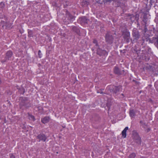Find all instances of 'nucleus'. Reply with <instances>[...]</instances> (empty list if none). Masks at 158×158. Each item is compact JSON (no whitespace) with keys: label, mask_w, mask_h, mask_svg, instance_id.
<instances>
[{"label":"nucleus","mask_w":158,"mask_h":158,"mask_svg":"<svg viewBox=\"0 0 158 158\" xmlns=\"http://www.w3.org/2000/svg\"><path fill=\"white\" fill-rule=\"evenodd\" d=\"M141 126L144 128H145L147 126L144 123L142 124V125H141Z\"/></svg>","instance_id":"b1692460"},{"label":"nucleus","mask_w":158,"mask_h":158,"mask_svg":"<svg viewBox=\"0 0 158 158\" xmlns=\"http://www.w3.org/2000/svg\"><path fill=\"white\" fill-rule=\"evenodd\" d=\"M134 139L135 142L138 144H141V138L138 134H136L134 136Z\"/></svg>","instance_id":"423d86ee"},{"label":"nucleus","mask_w":158,"mask_h":158,"mask_svg":"<svg viewBox=\"0 0 158 158\" xmlns=\"http://www.w3.org/2000/svg\"><path fill=\"white\" fill-rule=\"evenodd\" d=\"M104 90L103 89H99L97 91V93H100L101 94H104V93H103V92L102 91V90Z\"/></svg>","instance_id":"412c9836"},{"label":"nucleus","mask_w":158,"mask_h":158,"mask_svg":"<svg viewBox=\"0 0 158 158\" xmlns=\"http://www.w3.org/2000/svg\"><path fill=\"white\" fill-rule=\"evenodd\" d=\"M155 44L156 47L158 48V38L156 39V42L155 43Z\"/></svg>","instance_id":"5701e85b"},{"label":"nucleus","mask_w":158,"mask_h":158,"mask_svg":"<svg viewBox=\"0 0 158 158\" xmlns=\"http://www.w3.org/2000/svg\"><path fill=\"white\" fill-rule=\"evenodd\" d=\"M27 101L26 100H22L21 102H20V108H22V107L23 106L24 107L26 106V103H27Z\"/></svg>","instance_id":"9d476101"},{"label":"nucleus","mask_w":158,"mask_h":158,"mask_svg":"<svg viewBox=\"0 0 158 158\" xmlns=\"http://www.w3.org/2000/svg\"><path fill=\"white\" fill-rule=\"evenodd\" d=\"M12 25L11 23H6L5 25V26L6 27V29H8L10 28Z\"/></svg>","instance_id":"a211bd4d"},{"label":"nucleus","mask_w":158,"mask_h":158,"mask_svg":"<svg viewBox=\"0 0 158 158\" xmlns=\"http://www.w3.org/2000/svg\"><path fill=\"white\" fill-rule=\"evenodd\" d=\"M28 118L29 120H31L34 121L35 120L34 117L33 115L29 113L28 114Z\"/></svg>","instance_id":"f3484780"},{"label":"nucleus","mask_w":158,"mask_h":158,"mask_svg":"<svg viewBox=\"0 0 158 158\" xmlns=\"http://www.w3.org/2000/svg\"><path fill=\"white\" fill-rule=\"evenodd\" d=\"M122 88L121 86H118L115 87V89L114 90V92L116 94L118 92H119L120 91L122 90Z\"/></svg>","instance_id":"f8f14e48"},{"label":"nucleus","mask_w":158,"mask_h":158,"mask_svg":"<svg viewBox=\"0 0 158 158\" xmlns=\"http://www.w3.org/2000/svg\"><path fill=\"white\" fill-rule=\"evenodd\" d=\"M150 130V129H148V131H149Z\"/></svg>","instance_id":"c85d7f7f"},{"label":"nucleus","mask_w":158,"mask_h":158,"mask_svg":"<svg viewBox=\"0 0 158 158\" xmlns=\"http://www.w3.org/2000/svg\"><path fill=\"white\" fill-rule=\"evenodd\" d=\"M136 155V154L135 153H132L129 156V158H135Z\"/></svg>","instance_id":"6ab92c4d"},{"label":"nucleus","mask_w":158,"mask_h":158,"mask_svg":"<svg viewBox=\"0 0 158 158\" xmlns=\"http://www.w3.org/2000/svg\"><path fill=\"white\" fill-rule=\"evenodd\" d=\"M66 18H67V19L68 20V22L69 23H71L75 19L74 17L71 15L69 12H66Z\"/></svg>","instance_id":"39448f33"},{"label":"nucleus","mask_w":158,"mask_h":158,"mask_svg":"<svg viewBox=\"0 0 158 158\" xmlns=\"http://www.w3.org/2000/svg\"><path fill=\"white\" fill-rule=\"evenodd\" d=\"M132 35L134 38V40L137 41L139 38L140 35L138 30L136 29H134L133 31Z\"/></svg>","instance_id":"f03ea898"},{"label":"nucleus","mask_w":158,"mask_h":158,"mask_svg":"<svg viewBox=\"0 0 158 158\" xmlns=\"http://www.w3.org/2000/svg\"><path fill=\"white\" fill-rule=\"evenodd\" d=\"M144 123L142 121H140V123L141 124V125H142V124L143 123Z\"/></svg>","instance_id":"a878e982"},{"label":"nucleus","mask_w":158,"mask_h":158,"mask_svg":"<svg viewBox=\"0 0 158 158\" xmlns=\"http://www.w3.org/2000/svg\"><path fill=\"white\" fill-rule=\"evenodd\" d=\"M97 53L100 56H103L107 54V53L106 50H102L100 48H98L97 49Z\"/></svg>","instance_id":"7ed1b4c3"},{"label":"nucleus","mask_w":158,"mask_h":158,"mask_svg":"<svg viewBox=\"0 0 158 158\" xmlns=\"http://www.w3.org/2000/svg\"><path fill=\"white\" fill-rule=\"evenodd\" d=\"M48 52V51H47V52Z\"/></svg>","instance_id":"7c9ffc66"},{"label":"nucleus","mask_w":158,"mask_h":158,"mask_svg":"<svg viewBox=\"0 0 158 158\" xmlns=\"http://www.w3.org/2000/svg\"><path fill=\"white\" fill-rule=\"evenodd\" d=\"M80 20L81 23H87L89 21V20L85 16L80 18Z\"/></svg>","instance_id":"1a4fd4ad"},{"label":"nucleus","mask_w":158,"mask_h":158,"mask_svg":"<svg viewBox=\"0 0 158 158\" xmlns=\"http://www.w3.org/2000/svg\"><path fill=\"white\" fill-rule=\"evenodd\" d=\"M124 39L126 40L127 42H129L130 34L129 32H127L123 34Z\"/></svg>","instance_id":"6e6552de"},{"label":"nucleus","mask_w":158,"mask_h":158,"mask_svg":"<svg viewBox=\"0 0 158 158\" xmlns=\"http://www.w3.org/2000/svg\"><path fill=\"white\" fill-rule=\"evenodd\" d=\"M10 158H15V156L12 154H10Z\"/></svg>","instance_id":"393cba45"},{"label":"nucleus","mask_w":158,"mask_h":158,"mask_svg":"<svg viewBox=\"0 0 158 158\" xmlns=\"http://www.w3.org/2000/svg\"><path fill=\"white\" fill-rule=\"evenodd\" d=\"M13 55V53L11 51H8L6 54V56L4 60H2V62H6L7 60H10Z\"/></svg>","instance_id":"20e7f679"},{"label":"nucleus","mask_w":158,"mask_h":158,"mask_svg":"<svg viewBox=\"0 0 158 158\" xmlns=\"http://www.w3.org/2000/svg\"><path fill=\"white\" fill-rule=\"evenodd\" d=\"M118 6H121V3H119V4H118Z\"/></svg>","instance_id":"bb28decb"},{"label":"nucleus","mask_w":158,"mask_h":158,"mask_svg":"<svg viewBox=\"0 0 158 158\" xmlns=\"http://www.w3.org/2000/svg\"><path fill=\"white\" fill-rule=\"evenodd\" d=\"M130 116L131 118L134 117L135 115V113L133 110H131L129 112Z\"/></svg>","instance_id":"dca6fc26"},{"label":"nucleus","mask_w":158,"mask_h":158,"mask_svg":"<svg viewBox=\"0 0 158 158\" xmlns=\"http://www.w3.org/2000/svg\"><path fill=\"white\" fill-rule=\"evenodd\" d=\"M93 43L95 44L94 48L97 49L98 48H99V45L96 39H94L93 41Z\"/></svg>","instance_id":"2eb2a0df"},{"label":"nucleus","mask_w":158,"mask_h":158,"mask_svg":"<svg viewBox=\"0 0 158 158\" xmlns=\"http://www.w3.org/2000/svg\"><path fill=\"white\" fill-rule=\"evenodd\" d=\"M113 38L112 34L110 32H108L106 35L105 40L106 42L109 44H111L113 43Z\"/></svg>","instance_id":"f257e3e1"},{"label":"nucleus","mask_w":158,"mask_h":158,"mask_svg":"<svg viewBox=\"0 0 158 158\" xmlns=\"http://www.w3.org/2000/svg\"><path fill=\"white\" fill-rule=\"evenodd\" d=\"M37 138L39 139V141L41 140L45 141H46V138L45 136L43 134H40L37 136Z\"/></svg>","instance_id":"0eeeda50"},{"label":"nucleus","mask_w":158,"mask_h":158,"mask_svg":"<svg viewBox=\"0 0 158 158\" xmlns=\"http://www.w3.org/2000/svg\"><path fill=\"white\" fill-rule=\"evenodd\" d=\"M28 35L29 37H32L33 36L32 31L31 30H29L28 31Z\"/></svg>","instance_id":"aec40b11"},{"label":"nucleus","mask_w":158,"mask_h":158,"mask_svg":"<svg viewBox=\"0 0 158 158\" xmlns=\"http://www.w3.org/2000/svg\"><path fill=\"white\" fill-rule=\"evenodd\" d=\"M4 27V25H3V26H2V27H3H3Z\"/></svg>","instance_id":"c756f323"},{"label":"nucleus","mask_w":158,"mask_h":158,"mask_svg":"<svg viewBox=\"0 0 158 158\" xmlns=\"http://www.w3.org/2000/svg\"><path fill=\"white\" fill-rule=\"evenodd\" d=\"M49 120V118L48 117H45L41 119V122L44 124L48 123Z\"/></svg>","instance_id":"ddd939ff"},{"label":"nucleus","mask_w":158,"mask_h":158,"mask_svg":"<svg viewBox=\"0 0 158 158\" xmlns=\"http://www.w3.org/2000/svg\"><path fill=\"white\" fill-rule=\"evenodd\" d=\"M128 129V127H125L123 131L122 132V134L123 137L125 138L126 137V131Z\"/></svg>","instance_id":"9b49d317"},{"label":"nucleus","mask_w":158,"mask_h":158,"mask_svg":"<svg viewBox=\"0 0 158 158\" xmlns=\"http://www.w3.org/2000/svg\"><path fill=\"white\" fill-rule=\"evenodd\" d=\"M114 73L117 74H121V72H120L119 69L117 67H115L114 68Z\"/></svg>","instance_id":"4468645a"},{"label":"nucleus","mask_w":158,"mask_h":158,"mask_svg":"<svg viewBox=\"0 0 158 158\" xmlns=\"http://www.w3.org/2000/svg\"><path fill=\"white\" fill-rule=\"evenodd\" d=\"M38 55L39 57L40 58H41L42 56V54L41 53V51L40 50H39L38 52Z\"/></svg>","instance_id":"4be33fe9"},{"label":"nucleus","mask_w":158,"mask_h":158,"mask_svg":"<svg viewBox=\"0 0 158 158\" xmlns=\"http://www.w3.org/2000/svg\"><path fill=\"white\" fill-rule=\"evenodd\" d=\"M121 95H122L123 96V95H123V94H121Z\"/></svg>","instance_id":"cd10ccee"}]
</instances>
